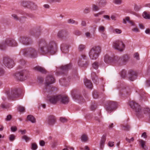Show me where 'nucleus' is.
<instances>
[{
	"mask_svg": "<svg viewBox=\"0 0 150 150\" xmlns=\"http://www.w3.org/2000/svg\"><path fill=\"white\" fill-rule=\"evenodd\" d=\"M38 45L40 52L42 54L48 53L53 54L55 52L54 47L55 44L54 41H50L47 43L45 39H41L38 41Z\"/></svg>",
	"mask_w": 150,
	"mask_h": 150,
	"instance_id": "obj_1",
	"label": "nucleus"
},
{
	"mask_svg": "<svg viewBox=\"0 0 150 150\" xmlns=\"http://www.w3.org/2000/svg\"><path fill=\"white\" fill-rule=\"evenodd\" d=\"M25 56H28L32 58H35L38 56V51L35 49L30 48L28 49H24L22 50L21 52Z\"/></svg>",
	"mask_w": 150,
	"mask_h": 150,
	"instance_id": "obj_2",
	"label": "nucleus"
},
{
	"mask_svg": "<svg viewBox=\"0 0 150 150\" xmlns=\"http://www.w3.org/2000/svg\"><path fill=\"white\" fill-rule=\"evenodd\" d=\"M101 50V48L99 46L93 47L90 50L89 53V55L90 58L93 60L96 59L98 57Z\"/></svg>",
	"mask_w": 150,
	"mask_h": 150,
	"instance_id": "obj_3",
	"label": "nucleus"
},
{
	"mask_svg": "<svg viewBox=\"0 0 150 150\" xmlns=\"http://www.w3.org/2000/svg\"><path fill=\"white\" fill-rule=\"evenodd\" d=\"M129 105L131 108L135 112L136 115L137 117H140L142 115L141 107L138 103L134 101H132L130 102Z\"/></svg>",
	"mask_w": 150,
	"mask_h": 150,
	"instance_id": "obj_4",
	"label": "nucleus"
},
{
	"mask_svg": "<svg viewBox=\"0 0 150 150\" xmlns=\"http://www.w3.org/2000/svg\"><path fill=\"white\" fill-rule=\"evenodd\" d=\"M129 59V56L126 54H124L121 57L114 56L115 60L117 61V63L120 65H125Z\"/></svg>",
	"mask_w": 150,
	"mask_h": 150,
	"instance_id": "obj_5",
	"label": "nucleus"
},
{
	"mask_svg": "<svg viewBox=\"0 0 150 150\" xmlns=\"http://www.w3.org/2000/svg\"><path fill=\"white\" fill-rule=\"evenodd\" d=\"M125 45L121 41L117 40L113 42V47L115 50L120 52L123 51L125 48Z\"/></svg>",
	"mask_w": 150,
	"mask_h": 150,
	"instance_id": "obj_6",
	"label": "nucleus"
},
{
	"mask_svg": "<svg viewBox=\"0 0 150 150\" xmlns=\"http://www.w3.org/2000/svg\"><path fill=\"white\" fill-rule=\"evenodd\" d=\"M3 63L6 67L9 68H12L14 64L13 60L8 57L4 58Z\"/></svg>",
	"mask_w": 150,
	"mask_h": 150,
	"instance_id": "obj_7",
	"label": "nucleus"
},
{
	"mask_svg": "<svg viewBox=\"0 0 150 150\" xmlns=\"http://www.w3.org/2000/svg\"><path fill=\"white\" fill-rule=\"evenodd\" d=\"M27 72L25 70H23L20 72L16 73L15 76L18 80L20 81H23L27 79Z\"/></svg>",
	"mask_w": 150,
	"mask_h": 150,
	"instance_id": "obj_8",
	"label": "nucleus"
},
{
	"mask_svg": "<svg viewBox=\"0 0 150 150\" xmlns=\"http://www.w3.org/2000/svg\"><path fill=\"white\" fill-rule=\"evenodd\" d=\"M89 64L88 61L86 59V57L85 55H82L78 62L79 65L81 67L86 68Z\"/></svg>",
	"mask_w": 150,
	"mask_h": 150,
	"instance_id": "obj_9",
	"label": "nucleus"
},
{
	"mask_svg": "<svg viewBox=\"0 0 150 150\" xmlns=\"http://www.w3.org/2000/svg\"><path fill=\"white\" fill-rule=\"evenodd\" d=\"M117 106V104L116 102L110 101L109 102L106 107V110L108 112L111 113L116 108Z\"/></svg>",
	"mask_w": 150,
	"mask_h": 150,
	"instance_id": "obj_10",
	"label": "nucleus"
},
{
	"mask_svg": "<svg viewBox=\"0 0 150 150\" xmlns=\"http://www.w3.org/2000/svg\"><path fill=\"white\" fill-rule=\"evenodd\" d=\"M20 41L25 45H29L33 43V41L30 38L26 37H21L19 39Z\"/></svg>",
	"mask_w": 150,
	"mask_h": 150,
	"instance_id": "obj_11",
	"label": "nucleus"
},
{
	"mask_svg": "<svg viewBox=\"0 0 150 150\" xmlns=\"http://www.w3.org/2000/svg\"><path fill=\"white\" fill-rule=\"evenodd\" d=\"M55 80L52 76L50 75L47 76L45 79V86L46 90L48 88V87L54 82Z\"/></svg>",
	"mask_w": 150,
	"mask_h": 150,
	"instance_id": "obj_12",
	"label": "nucleus"
},
{
	"mask_svg": "<svg viewBox=\"0 0 150 150\" xmlns=\"http://www.w3.org/2000/svg\"><path fill=\"white\" fill-rule=\"evenodd\" d=\"M47 97L50 102L54 104H56L59 100V95H52L50 96H47Z\"/></svg>",
	"mask_w": 150,
	"mask_h": 150,
	"instance_id": "obj_13",
	"label": "nucleus"
},
{
	"mask_svg": "<svg viewBox=\"0 0 150 150\" xmlns=\"http://www.w3.org/2000/svg\"><path fill=\"white\" fill-rule=\"evenodd\" d=\"M55 117L52 115H49L48 116L46 121L47 123L50 126H53L56 122Z\"/></svg>",
	"mask_w": 150,
	"mask_h": 150,
	"instance_id": "obj_14",
	"label": "nucleus"
},
{
	"mask_svg": "<svg viewBox=\"0 0 150 150\" xmlns=\"http://www.w3.org/2000/svg\"><path fill=\"white\" fill-rule=\"evenodd\" d=\"M19 96V91L17 89H15L11 90V93L8 95V98L10 99L18 98Z\"/></svg>",
	"mask_w": 150,
	"mask_h": 150,
	"instance_id": "obj_15",
	"label": "nucleus"
},
{
	"mask_svg": "<svg viewBox=\"0 0 150 150\" xmlns=\"http://www.w3.org/2000/svg\"><path fill=\"white\" fill-rule=\"evenodd\" d=\"M69 32L66 30H62L59 31L57 34V36L60 39H62L64 37H66L69 35Z\"/></svg>",
	"mask_w": 150,
	"mask_h": 150,
	"instance_id": "obj_16",
	"label": "nucleus"
},
{
	"mask_svg": "<svg viewBox=\"0 0 150 150\" xmlns=\"http://www.w3.org/2000/svg\"><path fill=\"white\" fill-rule=\"evenodd\" d=\"M137 76V73L132 70H130L128 71V77L129 80L133 81L135 79Z\"/></svg>",
	"mask_w": 150,
	"mask_h": 150,
	"instance_id": "obj_17",
	"label": "nucleus"
},
{
	"mask_svg": "<svg viewBox=\"0 0 150 150\" xmlns=\"http://www.w3.org/2000/svg\"><path fill=\"white\" fill-rule=\"evenodd\" d=\"M59 101L64 104H67L69 102V97L65 95H59Z\"/></svg>",
	"mask_w": 150,
	"mask_h": 150,
	"instance_id": "obj_18",
	"label": "nucleus"
},
{
	"mask_svg": "<svg viewBox=\"0 0 150 150\" xmlns=\"http://www.w3.org/2000/svg\"><path fill=\"white\" fill-rule=\"evenodd\" d=\"M104 61L107 63L109 64L112 62L117 63V61L115 60L114 57L112 58L108 54L105 55L104 58Z\"/></svg>",
	"mask_w": 150,
	"mask_h": 150,
	"instance_id": "obj_19",
	"label": "nucleus"
},
{
	"mask_svg": "<svg viewBox=\"0 0 150 150\" xmlns=\"http://www.w3.org/2000/svg\"><path fill=\"white\" fill-rule=\"evenodd\" d=\"M6 40V43L8 46L14 47L17 45V43L14 39L8 38Z\"/></svg>",
	"mask_w": 150,
	"mask_h": 150,
	"instance_id": "obj_20",
	"label": "nucleus"
},
{
	"mask_svg": "<svg viewBox=\"0 0 150 150\" xmlns=\"http://www.w3.org/2000/svg\"><path fill=\"white\" fill-rule=\"evenodd\" d=\"M33 69L36 71H39L42 73L45 74L47 73V70L45 68L40 66H37L33 68Z\"/></svg>",
	"mask_w": 150,
	"mask_h": 150,
	"instance_id": "obj_21",
	"label": "nucleus"
},
{
	"mask_svg": "<svg viewBox=\"0 0 150 150\" xmlns=\"http://www.w3.org/2000/svg\"><path fill=\"white\" fill-rule=\"evenodd\" d=\"M69 46L65 44H62L61 46V49L62 52L64 53H67L69 52Z\"/></svg>",
	"mask_w": 150,
	"mask_h": 150,
	"instance_id": "obj_22",
	"label": "nucleus"
},
{
	"mask_svg": "<svg viewBox=\"0 0 150 150\" xmlns=\"http://www.w3.org/2000/svg\"><path fill=\"white\" fill-rule=\"evenodd\" d=\"M84 82L85 85L87 88L90 89L92 88L93 85L90 80L87 79H85L84 80Z\"/></svg>",
	"mask_w": 150,
	"mask_h": 150,
	"instance_id": "obj_23",
	"label": "nucleus"
},
{
	"mask_svg": "<svg viewBox=\"0 0 150 150\" xmlns=\"http://www.w3.org/2000/svg\"><path fill=\"white\" fill-rule=\"evenodd\" d=\"M106 135H103L101 138L100 143V148L101 149H103L104 147L105 142L106 139Z\"/></svg>",
	"mask_w": 150,
	"mask_h": 150,
	"instance_id": "obj_24",
	"label": "nucleus"
},
{
	"mask_svg": "<svg viewBox=\"0 0 150 150\" xmlns=\"http://www.w3.org/2000/svg\"><path fill=\"white\" fill-rule=\"evenodd\" d=\"M71 67V64H68L65 66H62L61 67V72L63 73H64V72L68 71Z\"/></svg>",
	"mask_w": 150,
	"mask_h": 150,
	"instance_id": "obj_25",
	"label": "nucleus"
},
{
	"mask_svg": "<svg viewBox=\"0 0 150 150\" xmlns=\"http://www.w3.org/2000/svg\"><path fill=\"white\" fill-rule=\"evenodd\" d=\"M29 8L31 10H35L38 8V6L34 2L29 1Z\"/></svg>",
	"mask_w": 150,
	"mask_h": 150,
	"instance_id": "obj_26",
	"label": "nucleus"
},
{
	"mask_svg": "<svg viewBox=\"0 0 150 150\" xmlns=\"http://www.w3.org/2000/svg\"><path fill=\"white\" fill-rule=\"evenodd\" d=\"M92 79L93 82L96 84L98 83V78L96 75V73L94 72H92L91 74Z\"/></svg>",
	"mask_w": 150,
	"mask_h": 150,
	"instance_id": "obj_27",
	"label": "nucleus"
},
{
	"mask_svg": "<svg viewBox=\"0 0 150 150\" xmlns=\"http://www.w3.org/2000/svg\"><path fill=\"white\" fill-rule=\"evenodd\" d=\"M126 21H127L131 25H134V23L132 21L130 20V18L129 17H127L125 18V19H124L123 20V23L124 24H126Z\"/></svg>",
	"mask_w": 150,
	"mask_h": 150,
	"instance_id": "obj_28",
	"label": "nucleus"
},
{
	"mask_svg": "<svg viewBox=\"0 0 150 150\" xmlns=\"http://www.w3.org/2000/svg\"><path fill=\"white\" fill-rule=\"evenodd\" d=\"M27 119L28 120L33 123H35L36 122L35 118L31 115H28L27 117Z\"/></svg>",
	"mask_w": 150,
	"mask_h": 150,
	"instance_id": "obj_29",
	"label": "nucleus"
},
{
	"mask_svg": "<svg viewBox=\"0 0 150 150\" xmlns=\"http://www.w3.org/2000/svg\"><path fill=\"white\" fill-rule=\"evenodd\" d=\"M72 95L73 96V98L75 99H77L79 100H80L81 101H83V97L80 95L76 94V95H74L73 92H72Z\"/></svg>",
	"mask_w": 150,
	"mask_h": 150,
	"instance_id": "obj_30",
	"label": "nucleus"
},
{
	"mask_svg": "<svg viewBox=\"0 0 150 150\" xmlns=\"http://www.w3.org/2000/svg\"><path fill=\"white\" fill-rule=\"evenodd\" d=\"M86 48V46L83 44H80L78 47V50L79 51H83Z\"/></svg>",
	"mask_w": 150,
	"mask_h": 150,
	"instance_id": "obj_31",
	"label": "nucleus"
},
{
	"mask_svg": "<svg viewBox=\"0 0 150 150\" xmlns=\"http://www.w3.org/2000/svg\"><path fill=\"white\" fill-rule=\"evenodd\" d=\"M142 16L144 18L146 19H150V13H149L146 11L143 12Z\"/></svg>",
	"mask_w": 150,
	"mask_h": 150,
	"instance_id": "obj_32",
	"label": "nucleus"
},
{
	"mask_svg": "<svg viewBox=\"0 0 150 150\" xmlns=\"http://www.w3.org/2000/svg\"><path fill=\"white\" fill-rule=\"evenodd\" d=\"M107 3L106 0H100L99 3V6L100 7H104L106 5Z\"/></svg>",
	"mask_w": 150,
	"mask_h": 150,
	"instance_id": "obj_33",
	"label": "nucleus"
},
{
	"mask_svg": "<svg viewBox=\"0 0 150 150\" xmlns=\"http://www.w3.org/2000/svg\"><path fill=\"white\" fill-rule=\"evenodd\" d=\"M7 46H8V45H6V40H5L4 42H3L0 44V49L1 50H4L6 48Z\"/></svg>",
	"mask_w": 150,
	"mask_h": 150,
	"instance_id": "obj_34",
	"label": "nucleus"
},
{
	"mask_svg": "<svg viewBox=\"0 0 150 150\" xmlns=\"http://www.w3.org/2000/svg\"><path fill=\"white\" fill-rule=\"evenodd\" d=\"M29 1H23L21 3V5L24 7H27L29 8Z\"/></svg>",
	"mask_w": 150,
	"mask_h": 150,
	"instance_id": "obj_35",
	"label": "nucleus"
},
{
	"mask_svg": "<svg viewBox=\"0 0 150 150\" xmlns=\"http://www.w3.org/2000/svg\"><path fill=\"white\" fill-rule=\"evenodd\" d=\"M12 16L13 18L16 21H19L21 22V18H24V17H22L21 18H19L18 16L15 14H13L12 15Z\"/></svg>",
	"mask_w": 150,
	"mask_h": 150,
	"instance_id": "obj_36",
	"label": "nucleus"
},
{
	"mask_svg": "<svg viewBox=\"0 0 150 150\" xmlns=\"http://www.w3.org/2000/svg\"><path fill=\"white\" fill-rule=\"evenodd\" d=\"M10 105L9 104H5L2 103L0 105V107L4 109H8L10 107Z\"/></svg>",
	"mask_w": 150,
	"mask_h": 150,
	"instance_id": "obj_37",
	"label": "nucleus"
},
{
	"mask_svg": "<svg viewBox=\"0 0 150 150\" xmlns=\"http://www.w3.org/2000/svg\"><path fill=\"white\" fill-rule=\"evenodd\" d=\"M142 6L140 5H138L135 4L134 5V9L135 11H138L142 8Z\"/></svg>",
	"mask_w": 150,
	"mask_h": 150,
	"instance_id": "obj_38",
	"label": "nucleus"
},
{
	"mask_svg": "<svg viewBox=\"0 0 150 150\" xmlns=\"http://www.w3.org/2000/svg\"><path fill=\"white\" fill-rule=\"evenodd\" d=\"M122 93L124 94L126 93V94H128L130 93V91H129V89L128 87H124L122 89Z\"/></svg>",
	"mask_w": 150,
	"mask_h": 150,
	"instance_id": "obj_39",
	"label": "nucleus"
},
{
	"mask_svg": "<svg viewBox=\"0 0 150 150\" xmlns=\"http://www.w3.org/2000/svg\"><path fill=\"white\" fill-rule=\"evenodd\" d=\"M122 129L125 131H128L130 127L127 124L123 125L122 126Z\"/></svg>",
	"mask_w": 150,
	"mask_h": 150,
	"instance_id": "obj_40",
	"label": "nucleus"
},
{
	"mask_svg": "<svg viewBox=\"0 0 150 150\" xmlns=\"http://www.w3.org/2000/svg\"><path fill=\"white\" fill-rule=\"evenodd\" d=\"M98 30L100 32L103 33L105 31V28L104 26L101 25L99 26Z\"/></svg>",
	"mask_w": 150,
	"mask_h": 150,
	"instance_id": "obj_41",
	"label": "nucleus"
},
{
	"mask_svg": "<svg viewBox=\"0 0 150 150\" xmlns=\"http://www.w3.org/2000/svg\"><path fill=\"white\" fill-rule=\"evenodd\" d=\"M144 114L148 113L149 115V119L150 120V109L149 108H144L143 110Z\"/></svg>",
	"mask_w": 150,
	"mask_h": 150,
	"instance_id": "obj_42",
	"label": "nucleus"
},
{
	"mask_svg": "<svg viewBox=\"0 0 150 150\" xmlns=\"http://www.w3.org/2000/svg\"><path fill=\"white\" fill-rule=\"evenodd\" d=\"M88 137L87 135L84 134H83L81 138V140L84 142H86L88 139Z\"/></svg>",
	"mask_w": 150,
	"mask_h": 150,
	"instance_id": "obj_43",
	"label": "nucleus"
},
{
	"mask_svg": "<svg viewBox=\"0 0 150 150\" xmlns=\"http://www.w3.org/2000/svg\"><path fill=\"white\" fill-rule=\"evenodd\" d=\"M121 76L122 78H125L126 76V71L125 70H123L121 72Z\"/></svg>",
	"mask_w": 150,
	"mask_h": 150,
	"instance_id": "obj_44",
	"label": "nucleus"
},
{
	"mask_svg": "<svg viewBox=\"0 0 150 150\" xmlns=\"http://www.w3.org/2000/svg\"><path fill=\"white\" fill-rule=\"evenodd\" d=\"M122 0H113V3L117 5H120L122 3Z\"/></svg>",
	"mask_w": 150,
	"mask_h": 150,
	"instance_id": "obj_45",
	"label": "nucleus"
},
{
	"mask_svg": "<svg viewBox=\"0 0 150 150\" xmlns=\"http://www.w3.org/2000/svg\"><path fill=\"white\" fill-rule=\"evenodd\" d=\"M92 67L94 69H97L98 67V64L97 62H94L92 64Z\"/></svg>",
	"mask_w": 150,
	"mask_h": 150,
	"instance_id": "obj_46",
	"label": "nucleus"
},
{
	"mask_svg": "<svg viewBox=\"0 0 150 150\" xmlns=\"http://www.w3.org/2000/svg\"><path fill=\"white\" fill-rule=\"evenodd\" d=\"M18 111L20 112H25V107L21 105L18 106Z\"/></svg>",
	"mask_w": 150,
	"mask_h": 150,
	"instance_id": "obj_47",
	"label": "nucleus"
},
{
	"mask_svg": "<svg viewBox=\"0 0 150 150\" xmlns=\"http://www.w3.org/2000/svg\"><path fill=\"white\" fill-rule=\"evenodd\" d=\"M93 98L95 99L97 98L98 97V93L96 91H94L93 93Z\"/></svg>",
	"mask_w": 150,
	"mask_h": 150,
	"instance_id": "obj_48",
	"label": "nucleus"
},
{
	"mask_svg": "<svg viewBox=\"0 0 150 150\" xmlns=\"http://www.w3.org/2000/svg\"><path fill=\"white\" fill-rule=\"evenodd\" d=\"M38 148V146L35 143H32L31 144V149L33 150H35Z\"/></svg>",
	"mask_w": 150,
	"mask_h": 150,
	"instance_id": "obj_49",
	"label": "nucleus"
},
{
	"mask_svg": "<svg viewBox=\"0 0 150 150\" xmlns=\"http://www.w3.org/2000/svg\"><path fill=\"white\" fill-rule=\"evenodd\" d=\"M139 142H140L142 148H144V146H146L145 145V141H144V140L142 139H140L139 140Z\"/></svg>",
	"mask_w": 150,
	"mask_h": 150,
	"instance_id": "obj_50",
	"label": "nucleus"
},
{
	"mask_svg": "<svg viewBox=\"0 0 150 150\" xmlns=\"http://www.w3.org/2000/svg\"><path fill=\"white\" fill-rule=\"evenodd\" d=\"M67 22L69 23L73 24L74 23H75L76 24H78V23L77 22L75 21L74 20H73L72 19H68L67 20Z\"/></svg>",
	"mask_w": 150,
	"mask_h": 150,
	"instance_id": "obj_51",
	"label": "nucleus"
},
{
	"mask_svg": "<svg viewBox=\"0 0 150 150\" xmlns=\"http://www.w3.org/2000/svg\"><path fill=\"white\" fill-rule=\"evenodd\" d=\"M15 136L14 134H11L9 136V140L11 142L13 141L15 139Z\"/></svg>",
	"mask_w": 150,
	"mask_h": 150,
	"instance_id": "obj_52",
	"label": "nucleus"
},
{
	"mask_svg": "<svg viewBox=\"0 0 150 150\" xmlns=\"http://www.w3.org/2000/svg\"><path fill=\"white\" fill-rule=\"evenodd\" d=\"M74 33L77 36H79L82 33L79 30H76L74 31Z\"/></svg>",
	"mask_w": 150,
	"mask_h": 150,
	"instance_id": "obj_53",
	"label": "nucleus"
},
{
	"mask_svg": "<svg viewBox=\"0 0 150 150\" xmlns=\"http://www.w3.org/2000/svg\"><path fill=\"white\" fill-rule=\"evenodd\" d=\"M93 10L94 11H97L100 9V8L96 5L93 4L92 6Z\"/></svg>",
	"mask_w": 150,
	"mask_h": 150,
	"instance_id": "obj_54",
	"label": "nucleus"
},
{
	"mask_svg": "<svg viewBox=\"0 0 150 150\" xmlns=\"http://www.w3.org/2000/svg\"><path fill=\"white\" fill-rule=\"evenodd\" d=\"M19 63L21 66H23L25 64L26 62L24 59H22L20 60Z\"/></svg>",
	"mask_w": 150,
	"mask_h": 150,
	"instance_id": "obj_55",
	"label": "nucleus"
},
{
	"mask_svg": "<svg viewBox=\"0 0 150 150\" xmlns=\"http://www.w3.org/2000/svg\"><path fill=\"white\" fill-rule=\"evenodd\" d=\"M60 120L62 123L66 122L67 121V120L66 118L63 117H60Z\"/></svg>",
	"mask_w": 150,
	"mask_h": 150,
	"instance_id": "obj_56",
	"label": "nucleus"
},
{
	"mask_svg": "<svg viewBox=\"0 0 150 150\" xmlns=\"http://www.w3.org/2000/svg\"><path fill=\"white\" fill-rule=\"evenodd\" d=\"M22 138L25 139L26 142H27L28 141H29L30 139V137H28L26 135L23 136L22 137Z\"/></svg>",
	"mask_w": 150,
	"mask_h": 150,
	"instance_id": "obj_57",
	"label": "nucleus"
},
{
	"mask_svg": "<svg viewBox=\"0 0 150 150\" xmlns=\"http://www.w3.org/2000/svg\"><path fill=\"white\" fill-rule=\"evenodd\" d=\"M40 31L36 32L34 33V35L36 38H38L40 35Z\"/></svg>",
	"mask_w": 150,
	"mask_h": 150,
	"instance_id": "obj_58",
	"label": "nucleus"
},
{
	"mask_svg": "<svg viewBox=\"0 0 150 150\" xmlns=\"http://www.w3.org/2000/svg\"><path fill=\"white\" fill-rule=\"evenodd\" d=\"M12 118V116L11 115H8L6 118L5 119V120L6 121H9L11 120Z\"/></svg>",
	"mask_w": 150,
	"mask_h": 150,
	"instance_id": "obj_59",
	"label": "nucleus"
},
{
	"mask_svg": "<svg viewBox=\"0 0 150 150\" xmlns=\"http://www.w3.org/2000/svg\"><path fill=\"white\" fill-rule=\"evenodd\" d=\"M5 73L4 70L2 68L0 67V76L3 75Z\"/></svg>",
	"mask_w": 150,
	"mask_h": 150,
	"instance_id": "obj_60",
	"label": "nucleus"
},
{
	"mask_svg": "<svg viewBox=\"0 0 150 150\" xmlns=\"http://www.w3.org/2000/svg\"><path fill=\"white\" fill-rule=\"evenodd\" d=\"M134 57L136 58L137 60H139V55L138 52L135 53L134 54Z\"/></svg>",
	"mask_w": 150,
	"mask_h": 150,
	"instance_id": "obj_61",
	"label": "nucleus"
},
{
	"mask_svg": "<svg viewBox=\"0 0 150 150\" xmlns=\"http://www.w3.org/2000/svg\"><path fill=\"white\" fill-rule=\"evenodd\" d=\"M129 143H130L131 142H133L134 140V138L133 137L131 139H129L126 137L125 139Z\"/></svg>",
	"mask_w": 150,
	"mask_h": 150,
	"instance_id": "obj_62",
	"label": "nucleus"
},
{
	"mask_svg": "<svg viewBox=\"0 0 150 150\" xmlns=\"http://www.w3.org/2000/svg\"><path fill=\"white\" fill-rule=\"evenodd\" d=\"M17 130V127L16 126H12L11 127V130L12 132H15Z\"/></svg>",
	"mask_w": 150,
	"mask_h": 150,
	"instance_id": "obj_63",
	"label": "nucleus"
},
{
	"mask_svg": "<svg viewBox=\"0 0 150 150\" xmlns=\"http://www.w3.org/2000/svg\"><path fill=\"white\" fill-rule=\"evenodd\" d=\"M102 36L103 38V40H105L107 38V35L104 33H103L102 34Z\"/></svg>",
	"mask_w": 150,
	"mask_h": 150,
	"instance_id": "obj_64",
	"label": "nucleus"
}]
</instances>
